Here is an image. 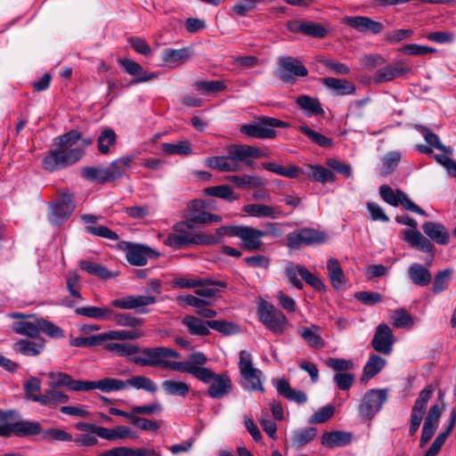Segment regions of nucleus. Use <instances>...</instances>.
Returning a JSON list of instances; mask_svg holds the SVG:
<instances>
[{"instance_id":"f257e3e1","label":"nucleus","mask_w":456,"mask_h":456,"mask_svg":"<svg viewBox=\"0 0 456 456\" xmlns=\"http://www.w3.org/2000/svg\"><path fill=\"white\" fill-rule=\"evenodd\" d=\"M121 355H134L131 362L140 366L159 367L169 369L180 372L189 373L187 370L174 368L175 364L183 363L191 366L202 367L208 362L207 356L201 352H195L190 355V359L185 362H175L169 358H180L181 354L177 351L166 347H140L137 345H112L110 346Z\"/></svg>"},{"instance_id":"f03ea898","label":"nucleus","mask_w":456,"mask_h":456,"mask_svg":"<svg viewBox=\"0 0 456 456\" xmlns=\"http://www.w3.org/2000/svg\"><path fill=\"white\" fill-rule=\"evenodd\" d=\"M81 139V134L77 130H71L58 136L57 147L51 150L44 158L43 167L49 172L63 169L77 162L85 154L81 147L76 146Z\"/></svg>"},{"instance_id":"7ed1b4c3","label":"nucleus","mask_w":456,"mask_h":456,"mask_svg":"<svg viewBox=\"0 0 456 456\" xmlns=\"http://www.w3.org/2000/svg\"><path fill=\"white\" fill-rule=\"evenodd\" d=\"M226 150V156L207 158L205 165L220 172H238L244 166L251 167L255 159L264 156L261 150L247 144H232Z\"/></svg>"},{"instance_id":"20e7f679","label":"nucleus","mask_w":456,"mask_h":456,"mask_svg":"<svg viewBox=\"0 0 456 456\" xmlns=\"http://www.w3.org/2000/svg\"><path fill=\"white\" fill-rule=\"evenodd\" d=\"M144 336L143 331L134 330H108L97 335L89 337H77L70 338V345L77 347H92L96 346H103V349L107 352L113 353L120 357H130L134 355H121L113 351L110 346L112 345H132L126 341L137 340ZM139 354H135L138 355Z\"/></svg>"},{"instance_id":"39448f33","label":"nucleus","mask_w":456,"mask_h":456,"mask_svg":"<svg viewBox=\"0 0 456 456\" xmlns=\"http://www.w3.org/2000/svg\"><path fill=\"white\" fill-rule=\"evenodd\" d=\"M174 368L187 370L196 379L206 384H210L208 395L211 398L218 399L228 395L232 390V382L226 373L216 374L205 367L191 366L189 364L178 363Z\"/></svg>"},{"instance_id":"423d86ee","label":"nucleus","mask_w":456,"mask_h":456,"mask_svg":"<svg viewBox=\"0 0 456 456\" xmlns=\"http://www.w3.org/2000/svg\"><path fill=\"white\" fill-rule=\"evenodd\" d=\"M219 237L203 232H192V225L183 222L174 225L173 232L165 240V244L174 248H187L191 245H214Z\"/></svg>"},{"instance_id":"0eeeda50","label":"nucleus","mask_w":456,"mask_h":456,"mask_svg":"<svg viewBox=\"0 0 456 456\" xmlns=\"http://www.w3.org/2000/svg\"><path fill=\"white\" fill-rule=\"evenodd\" d=\"M395 221L398 224L411 227V229L403 231L402 238L404 241H406L412 248L428 254L431 258L435 257L436 246H434L433 243H431V241L417 229L418 223L414 218L407 215H403L395 216Z\"/></svg>"},{"instance_id":"6e6552de","label":"nucleus","mask_w":456,"mask_h":456,"mask_svg":"<svg viewBox=\"0 0 456 456\" xmlns=\"http://www.w3.org/2000/svg\"><path fill=\"white\" fill-rule=\"evenodd\" d=\"M257 315L259 321L274 334H283L289 326L285 314L267 301L258 303Z\"/></svg>"},{"instance_id":"1a4fd4ad","label":"nucleus","mask_w":456,"mask_h":456,"mask_svg":"<svg viewBox=\"0 0 456 456\" xmlns=\"http://www.w3.org/2000/svg\"><path fill=\"white\" fill-rule=\"evenodd\" d=\"M224 231H228L230 235L240 239L243 242L244 248L248 251L261 248L263 246L262 238L267 234L265 231L246 225L223 226L217 230V232L219 235H222Z\"/></svg>"},{"instance_id":"9d476101","label":"nucleus","mask_w":456,"mask_h":456,"mask_svg":"<svg viewBox=\"0 0 456 456\" xmlns=\"http://www.w3.org/2000/svg\"><path fill=\"white\" fill-rule=\"evenodd\" d=\"M289 124L281 119L270 117H261L254 124L244 125L241 132L259 139H271L276 136L275 127H289Z\"/></svg>"},{"instance_id":"9b49d317","label":"nucleus","mask_w":456,"mask_h":456,"mask_svg":"<svg viewBox=\"0 0 456 456\" xmlns=\"http://www.w3.org/2000/svg\"><path fill=\"white\" fill-rule=\"evenodd\" d=\"M387 400V390L384 388L368 390L359 404L358 411L361 418L372 419L380 411Z\"/></svg>"},{"instance_id":"f8f14e48","label":"nucleus","mask_w":456,"mask_h":456,"mask_svg":"<svg viewBox=\"0 0 456 456\" xmlns=\"http://www.w3.org/2000/svg\"><path fill=\"white\" fill-rule=\"evenodd\" d=\"M379 194L382 200L391 206L397 207L401 205L408 211L427 216L425 210L411 201L409 196L401 190L394 191L390 186L383 184L379 187Z\"/></svg>"},{"instance_id":"ddd939ff","label":"nucleus","mask_w":456,"mask_h":456,"mask_svg":"<svg viewBox=\"0 0 456 456\" xmlns=\"http://www.w3.org/2000/svg\"><path fill=\"white\" fill-rule=\"evenodd\" d=\"M278 64L277 76L284 82L294 83L296 77H304L308 75L307 69L295 57H281L278 60Z\"/></svg>"},{"instance_id":"4468645a","label":"nucleus","mask_w":456,"mask_h":456,"mask_svg":"<svg viewBox=\"0 0 456 456\" xmlns=\"http://www.w3.org/2000/svg\"><path fill=\"white\" fill-rule=\"evenodd\" d=\"M327 234L313 228H303L293 231L287 236L290 248H298L302 245H317L327 241Z\"/></svg>"},{"instance_id":"2eb2a0df","label":"nucleus","mask_w":456,"mask_h":456,"mask_svg":"<svg viewBox=\"0 0 456 456\" xmlns=\"http://www.w3.org/2000/svg\"><path fill=\"white\" fill-rule=\"evenodd\" d=\"M123 244L126 258L132 265L142 266L147 265L149 258L159 256V253L148 246L132 242H123Z\"/></svg>"},{"instance_id":"dca6fc26","label":"nucleus","mask_w":456,"mask_h":456,"mask_svg":"<svg viewBox=\"0 0 456 456\" xmlns=\"http://www.w3.org/2000/svg\"><path fill=\"white\" fill-rule=\"evenodd\" d=\"M239 368L241 376L248 382L246 388L249 390H263L259 378L260 371L253 367L251 354L248 351H240Z\"/></svg>"},{"instance_id":"f3484780","label":"nucleus","mask_w":456,"mask_h":456,"mask_svg":"<svg viewBox=\"0 0 456 456\" xmlns=\"http://www.w3.org/2000/svg\"><path fill=\"white\" fill-rule=\"evenodd\" d=\"M156 302V297L149 295H131L114 299L110 302L111 306L132 310L136 309L140 314H147L148 310L144 306L152 305Z\"/></svg>"},{"instance_id":"a211bd4d","label":"nucleus","mask_w":456,"mask_h":456,"mask_svg":"<svg viewBox=\"0 0 456 456\" xmlns=\"http://www.w3.org/2000/svg\"><path fill=\"white\" fill-rule=\"evenodd\" d=\"M395 342V339L390 327L386 323H381L376 329L371 346L375 351L389 355Z\"/></svg>"},{"instance_id":"6ab92c4d","label":"nucleus","mask_w":456,"mask_h":456,"mask_svg":"<svg viewBox=\"0 0 456 456\" xmlns=\"http://www.w3.org/2000/svg\"><path fill=\"white\" fill-rule=\"evenodd\" d=\"M343 22L361 33L379 34L384 29V25L371 20L367 16H346Z\"/></svg>"},{"instance_id":"aec40b11","label":"nucleus","mask_w":456,"mask_h":456,"mask_svg":"<svg viewBox=\"0 0 456 456\" xmlns=\"http://www.w3.org/2000/svg\"><path fill=\"white\" fill-rule=\"evenodd\" d=\"M423 235L435 246L437 243L446 246L450 242V232L444 224L438 222L428 221L422 224Z\"/></svg>"},{"instance_id":"412c9836","label":"nucleus","mask_w":456,"mask_h":456,"mask_svg":"<svg viewBox=\"0 0 456 456\" xmlns=\"http://www.w3.org/2000/svg\"><path fill=\"white\" fill-rule=\"evenodd\" d=\"M50 379L48 386L49 387H66L70 391L80 392L85 391V380H76L73 378L61 371H52L48 373Z\"/></svg>"},{"instance_id":"4be33fe9","label":"nucleus","mask_w":456,"mask_h":456,"mask_svg":"<svg viewBox=\"0 0 456 456\" xmlns=\"http://www.w3.org/2000/svg\"><path fill=\"white\" fill-rule=\"evenodd\" d=\"M119 63L127 74L135 77L131 81V85L148 82L158 77L157 73L145 71L138 62L130 59H122L119 61Z\"/></svg>"},{"instance_id":"5701e85b","label":"nucleus","mask_w":456,"mask_h":456,"mask_svg":"<svg viewBox=\"0 0 456 456\" xmlns=\"http://www.w3.org/2000/svg\"><path fill=\"white\" fill-rule=\"evenodd\" d=\"M411 70V69L403 61H397L379 69L375 73L374 81L376 83L391 81L396 77L404 76Z\"/></svg>"},{"instance_id":"b1692460","label":"nucleus","mask_w":456,"mask_h":456,"mask_svg":"<svg viewBox=\"0 0 456 456\" xmlns=\"http://www.w3.org/2000/svg\"><path fill=\"white\" fill-rule=\"evenodd\" d=\"M127 388L126 379L105 378L98 380H85V391L99 389L103 393L120 391Z\"/></svg>"},{"instance_id":"393cba45","label":"nucleus","mask_w":456,"mask_h":456,"mask_svg":"<svg viewBox=\"0 0 456 456\" xmlns=\"http://www.w3.org/2000/svg\"><path fill=\"white\" fill-rule=\"evenodd\" d=\"M433 258L429 256V259L427 261V266L420 264H411L408 269V274L412 282L415 285L425 287L428 285L432 280L431 273L428 267L432 265Z\"/></svg>"},{"instance_id":"a878e982","label":"nucleus","mask_w":456,"mask_h":456,"mask_svg":"<svg viewBox=\"0 0 456 456\" xmlns=\"http://www.w3.org/2000/svg\"><path fill=\"white\" fill-rule=\"evenodd\" d=\"M81 220L87 224L88 225L86 227V232L89 234H93L98 237L109 239L110 240H118V235L103 225H94L97 222L98 217L94 215L85 214L81 216Z\"/></svg>"},{"instance_id":"bb28decb","label":"nucleus","mask_w":456,"mask_h":456,"mask_svg":"<svg viewBox=\"0 0 456 456\" xmlns=\"http://www.w3.org/2000/svg\"><path fill=\"white\" fill-rule=\"evenodd\" d=\"M192 54L189 47L180 49L166 48L162 51V60L171 68L185 63Z\"/></svg>"},{"instance_id":"cd10ccee","label":"nucleus","mask_w":456,"mask_h":456,"mask_svg":"<svg viewBox=\"0 0 456 456\" xmlns=\"http://www.w3.org/2000/svg\"><path fill=\"white\" fill-rule=\"evenodd\" d=\"M242 210L248 216L258 218L276 219L283 216V212L278 208L264 204H248Z\"/></svg>"},{"instance_id":"c85d7f7f","label":"nucleus","mask_w":456,"mask_h":456,"mask_svg":"<svg viewBox=\"0 0 456 456\" xmlns=\"http://www.w3.org/2000/svg\"><path fill=\"white\" fill-rule=\"evenodd\" d=\"M328 275L332 287L336 290L345 289L346 278L337 258L330 257L327 262Z\"/></svg>"},{"instance_id":"c756f323","label":"nucleus","mask_w":456,"mask_h":456,"mask_svg":"<svg viewBox=\"0 0 456 456\" xmlns=\"http://www.w3.org/2000/svg\"><path fill=\"white\" fill-rule=\"evenodd\" d=\"M97 436L109 441L137 437L135 432L126 426H118L114 428L101 427L97 428Z\"/></svg>"},{"instance_id":"7c9ffc66","label":"nucleus","mask_w":456,"mask_h":456,"mask_svg":"<svg viewBox=\"0 0 456 456\" xmlns=\"http://www.w3.org/2000/svg\"><path fill=\"white\" fill-rule=\"evenodd\" d=\"M353 441V434L346 431H332L324 433L322 444L329 448L348 445Z\"/></svg>"},{"instance_id":"2f4dec72","label":"nucleus","mask_w":456,"mask_h":456,"mask_svg":"<svg viewBox=\"0 0 456 456\" xmlns=\"http://www.w3.org/2000/svg\"><path fill=\"white\" fill-rule=\"evenodd\" d=\"M69 396L59 388L49 387L40 397L39 403L48 408H56L59 404L67 403Z\"/></svg>"},{"instance_id":"473e14b6","label":"nucleus","mask_w":456,"mask_h":456,"mask_svg":"<svg viewBox=\"0 0 456 456\" xmlns=\"http://www.w3.org/2000/svg\"><path fill=\"white\" fill-rule=\"evenodd\" d=\"M322 84L337 95L354 94L356 91L355 86L346 79L324 77L322 79Z\"/></svg>"},{"instance_id":"72a5a7b5","label":"nucleus","mask_w":456,"mask_h":456,"mask_svg":"<svg viewBox=\"0 0 456 456\" xmlns=\"http://www.w3.org/2000/svg\"><path fill=\"white\" fill-rule=\"evenodd\" d=\"M77 315L85 316L97 321H110L112 308L108 306H81L75 309Z\"/></svg>"},{"instance_id":"f704fd0d","label":"nucleus","mask_w":456,"mask_h":456,"mask_svg":"<svg viewBox=\"0 0 456 456\" xmlns=\"http://www.w3.org/2000/svg\"><path fill=\"white\" fill-rule=\"evenodd\" d=\"M275 387L281 395L284 396L289 401L295 402L297 403H305L307 402L306 394L301 390L291 388L289 383L284 379H279L275 385Z\"/></svg>"},{"instance_id":"c9c22d12","label":"nucleus","mask_w":456,"mask_h":456,"mask_svg":"<svg viewBox=\"0 0 456 456\" xmlns=\"http://www.w3.org/2000/svg\"><path fill=\"white\" fill-rule=\"evenodd\" d=\"M12 428V436L19 437L36 436L43 431L39 422L24 419L15 420Z\"/></svg>"},{"instance_id":"e433bc0d","label":"nucleus","mask_w":456,"mask_h":456,"mask_svg":"<svg viewBox=\"0 0 456 456\" xmlns=\"http://www.w3.org/2000/svg\"><path fill=\"white\" fill-rule=\"evenodd\" d=\"M182 322L192 335L207 336L209 334L208 321H203L193 315H186Z\"/></svg>"},{"instance_id":"4c0bfd02","label":"nucleus","mask_w":456,"mask_h":456,"mask_svg":"<svg viewBox=\"0 0 456 456\" xmlns=\"http://www.w3.org/2000/svg\"><path fill=\"white\" fill-rule=\"evenodd\" d=\"M228 180L238 188L243 190L259 188L265 185V181L258 175H231L228 177Z\"/></svg>"},{"instance_id":"58836bf2","label":"nucleus","mask_w":456,"mask_h":456,"mask_svg":"<svg viewBox=\"0 0 456 456\" xmlns=\"http://www.w3.org/2000/svg\"><path fill=\"white\" fill-rule=\"evenodd\" d=\"M110 321H113L117 326L132 328L131 330H139L137 327L142 326L143 323L142 319L133 316L132 314L127 313H119L113 309ZM140 331L142 330H140Z\"/></svg>"},{"instance_id":"ea45409f","label":"nucleus","mask_w":456,"mask_h":456,"mask_svg":"<svg viewBox=\"0 0 456 456\" xmlns=\"http://www.w3.org/2000/svg\"><path fill=\"white\" fill-rule=\"evenodd\" d=\"M153 453L154 451H150L145 448L133 449L126 446H118L103 451L97 456H148Z\"/></svg>"},{"instance_id":"a19ab883","label":"nucleus","mask_w":456,"mask_h":456,"mask_svg":"<svg viewBox=\"0 0 456 456\" xmlns=\"http://www.w3.org/2000/svg\"><path fill=\"white\" fill-rule=\"evenodd\" d=\"M386 365V360L378 354H371L366 362L363 368V375L362 378V381H368L379 372L382 370V369Z\"/></svg>"},{"instance_id":"79ce46f5","label":"nucleus","mask_w":456,"mask_h":456,"mask_svg":"<svg viewBox=\"0 0 456 456\" xmlns=\"http://www.w3.org/2000/svg\"><path fill=\"white\" fill-rule=\"evenodd\" d=\"M127 387L142 389L154 394L158 391L157 384L149 377L143 375L133 376L126 379Z\"/></svg>"},{"instance_id":"37998d69","label":"nucleus","mask_w":456,"mask_h":456,"mask_svg":"<svg viewBox=\"0 0 456 456\" xmlns=\"http://www.w3.org/2000/svg\"><path fill=\"white\" fill-rule=\"evenodd\" d=\"M160 150L167 155L187 156L192 153L191 144L186 140L175 143L164 142L160 145Z\"/></svg>"},{"instance_id":"c03bdc74","label":"nucleus","mask_w":456,"mask_h":456,"mask_svg":"<svg viewBox=\"0 0 456 456\" xmlns=\"http://www.w3.org/2000/svg\"><path fill=\"white\" fill-rule=\"evenodd\" d=\"M204 208V203L200 200H194L189 205V216L186 223L190 224H207L208 213L200 211Z\"/></svg>"},{"instance_id":"a18cd8bd","label":"nucleus","mask_w":456,"mask_h":456,"mask_svg":"<svg viewBox=\"0 0 456 456\" xmlns=\"http://www.w3.org/2000/svg\"><path fill=\"white\" fill-rule=\"evenodd\" d=\"M417 129L419 133L423 135L426 142L431 146L434 147L444 153L452 155L453 153V150L451 147H447L444 145L438 135L433 133L429 128L423 126H417Z\"/></svg>"},{"instance_id":"49530a36","label":"nucleus","mask_w":456,"mask_h":456,"mask_svg":"<svg viewBox=\"0 0 456 456\" xmlns=\"http://www.w3.org/2000/svg\"><path fill=\"white\" fill-rule=\"evenodd\" d=\"M79 266L89 274L94 275L100 279L109 280L112 278L111 273L104 265L95 262L81 259L79 261Z\"/></svg>"},{"instance_id":"de8ad7c7","label":"nucleus","mask_w":456,"mask_h":456,"mask_svg":"<svg viewBox=\"0 0 456 456\" xmlns=\"http://www.w3.org/2000/svg\"><path fill=\"white\" fill-rule=\"evenodd\" d=\"M162 388L168 395L185 396L190 392V386L183 381L167 379L162 382Z\"/></svg>"},{"instance_id":"09e8293b","label":"nucleus","mask_w":456,"mask_h":456,"mask_svg":"<svg viewBox=\"0 0 456 456\" xmlns=\"http://www.w3.org/2000/svg\"><path fill=\"white\" fill-rule=\"evenodd\" d=\"M316 436V428L310 427L295 430L291 435L293 446L301 447Z\"/></svg>"},{"instance_id":"8fccbe9b","label":"nucleus","mask_w":456,"mask_h":456,"mask_svg":"<svg viewBox=\"0 0 456 456\" xmlns=\"http://www.w3.org/2000/svg\"><path fill=\"white\" fill-rule=\"evenodd\" d=\"M204 192L208 196L223 199L230 202L238 200L232 187L226 184L208 187L204 190Z\"/></svg>"},{"instance_id":"3c124183","label":"nucleus","mask_w":456,"mask_h":456,"mask_svg":"<svg viewBox=\"0 0 456 456\" xmlns=\"http://www.w3.org/2000/svg\"><path fill=\"white\" fill-rule=\"evenodd\" d=\"M26 398L32 402L38 403L42 394L41 380L37 377H30L23 384Z\"/></svg>"},{"instance_id":"603ef678","label":"nucleus","mask_w":456,"mask_h":456,"mask_svg":"<svg viewBox=\"0 0 456 456\" xmlns=\"http://www.w3.org/2000/svg\"><path fill=\"white\" fill-rule=\"evenodd\" d=\"M452 273L453 270L451 268L437 272L435 275L432 287V290L435 294H439L447 289Z\"/></svg>"},{"instance_id":"864d4df0","label":"nucleus","mask_w":456,"mask_h":456,"mask_svg":"<svg viewBox=\"0 0 456 456\" xmlns=\"http://www.w3.org/2000/svg\"><path fill=\"white\" fill-rule=\"evenodd\" d=\"M310 176L316 182L325 183L335 181V175L330 169L321 165H309Z\"/></svg>"},{"instance_id":"5fc2aeb1","label":"nucleus","mask_w":456,"mask_h":456,"mask_svg":"<svg viewBox=\"0 0 456 456\" xmlns=\"http://www.w3.org/2000/svg\"><path fill=\"white\" fill-rule=\"evenodd\" d=\"M82 176L92 182L104 183L108 182V173L103 167H86L82 169Z\"/></svg>"},{"instance_id":"6e6d98bb","label":"nucleus","mask_w":456,"mask_h":456,"mask_svg":"<svg viewBox=\"0 0 456 456\" xmlns=\"http://www.w3.org/2000/svg\"><path fill=\"white\" fill-rule=\"evenodd\" d=\"M296 102L302 110L307 111L308 115H319L323 112L319 101L310 96H298Z\"/></svg>"},{"instance_id":"4d7b16f0","label":"nucleus","mask_w":456,"mask_h":456,"mask_svg":"<svg viewBox=\"0 0 456 456\" xmlns=\"http://www.w3.org/2000/svg\"><path fill=\"white\" fill-rule=\"evenodd\" d=\"M317 330L318 327L313 325L310 328L301 329L299 333L309 346L314 348H322L324 346V342L320 334H318Z\"/></svg>"},{"instance_id":"13d9d810","label":"nucleus","mask_w":456,"mask_h":456,"mask_svg":"<svg viewBox=\"0 0 456 456\" xmlns=\"http://www.w3.org/2000/svg\"><path fill=\"white\" fill-rule=\"evenodd\" d=\"M14 349L21 354L35 356L41 353L43 345L36 344L27 339H20L15 343Z\"/></svg>"},{"instance_id":"bf43d9fd","label":"nucleus","mask_w":456,"mask_h":456,"mask_svg":"<svg viewBox=\"0 0 456 456\" xmlns=\"http://www.w3.org/2000/svg\"><path fill=\"white\" fill-rule=\"evenodd\" d=\"M302 270H304L303 265H296L292 262H288L285 265V273L289 282L298 289H303V283L298 279V276L301 277Z\"/></svg>"},{"instance_id":"052dcab7","label":"nucleus","mask_w":456,"mask_h":456,"mask_svg":"<svg viewBox=\"0 0 456 456\" xmlns=\"http://www.w3.org/2000/svg\"><path fill=\"white\" fill-rule=\"evenodd\" d=\"M13 411L0 410V436L10 437L12 436L13 429Z\"/></svg>"},{"instance_id":"680f3d73","label":"nucleus","mask_w":456,"mask_h":456,"mask_svg":"<svg viewBox=\"0 0 456 456\" xmlns=\"http://www.w3.org/2000/svg\"><path fill=\"white\" fill-rule=\"evenodd\" d=\"M391 319L393 325L397 329L411 328L414 323L411 315L403 308L395 310Z\"/></svg>"},{"instance_id":"e2e57ef3","label":"nucleus","mask_w":456,"mask_h":456,"mask_svg":"<svg viewBox=\"0 0 456 456\" xmlns=\"http://www.w3.org/2000/svg\"><path fill=\"white\" fill-rule=\"evenodd\" d=\"M298 129L305 135H306L312 142H314V143L321 147L329 148L332 145L331 138H329L318 132L314 131L307 126H300Z\"/></svg>"},{"instance_id":"0e129e2a","label":"nucleus","mask_w":456,"mask_h":456,"mask_svg":"<svg viewBox=\"0 0 456 456\" xmlns=\"http://www.w3.org/2000/svg\"><path fill=\"white\" fill-rule=\"evenodd\" d=\"M116 142V134L111 128H106L102 131L98 138V149L101 153L107 154L110 152V146Z\"/></svg>"},{"instance_id":"69168bd1","label":"nucleus","mask_w":456,"mask_h":456,"mask_svg":"<svg viewBox=\"0 0 456 456\" xmlns=\"http://www.w3.org/2000/svg\"><path fill=\"white\" fill-rule=\"evenodd\" d=\"M13 330L16 333L30 338H37L39 335L38 319L36 322H19L14 323Z\"/></svg>"},{"instance_id":"338daca9","label":"nucleus","mask_w":456,"mask_h":456,"mask_svg":"<svg viewBox=\"0 0 456 456\" xmlns=\"http://www.w3.org/2000/svg\"><path fill=\"white\" fill-rule=\"evenodd\" d=\"M74 208L75 207H64L56 202L53 208L50 221L54 224H59L71 215Z\"/></svg>"},{"instance_id":"774afa93","label":"nucleus","mask_w":456,"mask_h":456,"mask_svg":"<svg viewBox=\"0 0 456 456\" xmlns=\"http://www.w3.org/2000/svg\"><path fill=\"white\" fill-rule=\"evenodd\" d=\"M328 29L322 24L312 20H305V36L314 38H323L326 37Z\"/></svg>"}]
</instances>
